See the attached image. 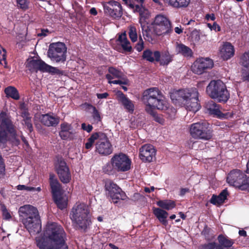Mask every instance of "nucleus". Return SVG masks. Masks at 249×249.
<instances>
[{
  "label": "nucleus",
  "instance_id": "1",
  "mask_svg": "<svg viewBox=\"0 0 249 249\" xmlns=\"http://www.w3.org/2000/svg\"><path fill=\"white\" fill-rule=\"evenodd\" d=\"M66 238L65 232L60 225L48 223L43 236L36 238V246L39 249H68Z\"/></svg>",
  "mask_w": 249,
  "mask_h": 249
},
{
  "label": "nucleus",
  "instance_id": "2",
  "mask_svg": "<svg viewBox=\"0 0 249 249\" xmlns=\"http://www.w3.org/2000/svg\"><path fill=\"white\" fill-rule=\"evenodd\" d=\"M170 97L175 104L184 106L186 109L194 113L200 108L198 92L196 88L174 91L171 93Z\"/></svg>",
  "mask_w": 249,
  "mask_h": 249
},
{
  "label": "nucleus",
  "instance_id": "3",
  "mask_svg": "<svg viewBox=\"0 0 249 249\" xmlns=\"http://www.w3.org/2000/svg\"><path fill=\"white\" fill-rule=\"evenodd\" d=\"M142 101L145 106V110L148 113H153V109H167L173 110L172 115L174 116L176 113L174 108H167V103L164 99L161 92L158 88L153 87L145 90L142 96Z\"/></svg>",
  "mask_w": 249,
  "mask_h": 249
},
{
  "label": "nucleus",
  "instance_id": "4",
  "mask_svg": "<svg viewBox=\"0 0 249 249\" xmlns=\"http://www.w3.org/2000/svg\"><path fill=\"white\" fill-rule=\"evenodd\" d=\"M18 213L22 223L30 234H35L41 231L38 212L36 207L25 205L19 208Z\"/></svg>",
  "mask_w": 249,
  "mask_h": 249
},
{
  "label": "nucleus",
  "instance_id": "5",
  "mask_svg": "<svg viewBox=\"0 0 249 249\" xmlns=\"http://www.w3.org/2000/svg\"><path fill=\"white\" fill-rule=\"evenodd\" d=\"M70 217L73 224L84 231L91 224L89 209L84 203H76L71 211Z\"/></svg>",
  "mask_w": 249,
  "mask_h": 249
},
{
  "label": "nucleus",
  "instance_id": "6",
  "mask_svg": "<svg viewBox=\"0 0 249 249\" xmlns=\"http://www.w3.org/2000/svg\"><path fill=\"white\" fill-rule=\"evenodd\" d=\"M207 94L218 102H226L230 97L225 84L220 80H212L206 88Z\"/></svg>",
  "mask_w": 249,
  "mask_h": 249
},
{
  "label": "nucleus",
  "instance_id": "7",
  "mask_svg": "<svg viewBox=\"0 0 249 249\" xmlns=\"http://www.w3.org/2000/svg\"><path fill=\"white\" fill-rule=\"evenodd\" d=\"M9 135L15 137V129L9 115L1 112L0 113V147L4 146Z\"/></svg>",
  "mask_w": 249,
  "mask_h": 249
},
{
  "label": "nucleus",
  "instance_id": "8",
  "mask_svg": "<svg viewBox=\"0 0 249 249\" xmlns=\"http://www.w3.org/2000/svg\"><path fill=\"white\" fill-rule=\"evenodd\" d=\"M190 136L195 139L209 140L212 137V131L209 124L205 121H200L191 124L189 126Z\"/></svg>",
  "mask_w": 249,
  "mask_h": 249
},
{
  "label": "nucleus",
  "instance_id": "9",
  "mask_svg": "<svg viewBox=\"0 0 249 249\" xmlns=\"http://www.w3.org/2000/svg\"><path fill=\"white\" fill-rule=\"evenodd\" d=\"M67 47L64 43L60 42L50 45L47 52L48 56L56 62H64L66 60Z\"/></svg>",
  "mask_w": 249,
  "mask_h": 249
},
{
  "label": "nucleus",
  "instance_id": "10",
  "mask_svg": "<svg viewBox=\"0 0 249 249\" xmlns=\"http://www.w3.org/2000/svg\"><path fill=\"white\" fill-rule=\"evenodd\" d=\"M105 189L107 195L109 196L114 203L120 200H125L127 198L125 193L111 180H107L105 183Z\"/></svg>",
  "mask_w": 249,
  "mask_h": 249
},
{
  "label": "nucleus",
  "instance_id": "11",
  "mask_svg": "<svg viewBox=\"0 0 249 249\" xmlns=\"http://www.w3.org/2000/svg\"><path fill=\"white\" fill-rule=\"evenodd\" d=\"M154 29L158 36L168 34L171 31L170 22L165 16L157 15L155 18Z\"/></svg>",
  "mask_w": 249,
  "mask_h": 249
},
{
  "label": "nucleus",
  "instance_id": "12",
  "mask_svg": "<svg viewBox=\"0 0 249 249\" xmlns=\"http://www.w3.org/2000/svg\"><path fill=\"white\" fill-rule=\"evenodd\" d=\"M114 170L118 172H125L131 168V161L129 158L124 154L115 155L110 160Z\"/></svg>",
  "mask_w": 249,
  "mask_h": 249
},
{
  "label": "nucleus",
  "instance_id": "13",
  "mask_svg": "<svg viewBox=\"0 0 249 249\" xmlns=\"http://www.w3.org/2000/svg\"><path fill=\"white\" fill-rule=\"evenodd\" d=\"M247 178L246 175L240 170H234L229 174L227 180L230 185L244 190Z\"/></svg>",
  "mask_w": 249,
  "mask_h": 249
},
{
  "label": "nucleus",
  "instance_id": "14",
  "mask_svg": "<svg viewBox=\"0 0 249 249\" xmlns=\"http://www.w3.org/2000/svg\"><path fill=\"white\" fill-rule=\"evenodd\" d=\"M112 151V145L106 135L100 133V137L96 144V151L101 155L107 156L111 154Z\"/></svg>",
  "mask_w": 249,
  "mask_h": 249
},
{
  "label": "nucleus",
  "instance_id": "15",
  "mask_svg": "<svg viewBox=\"0 0 249 249\" xmlns=\"http://www.w3.org/2000/svg\"><path fill=\"white\" fill-rule=\"evenodd\" d=\"M213 62L209 58H200L197 59L192 66V71L197 74H201L209 69L213 67Z\"/></svg>",
  "mask_w": 249,
  "mask_h": 249
},
{
  "label": "nucleus",
  "instance_id": "16",
  "mask_svg": "<svg viewBox=\"0 0 249 249\" xmlns=\"http://www.w3.org/2000/svg\"><path fill=\"white\" fill-rule=\"evenodd\" d=\"M109 73L106 75V78L108 80L109 84H119L125 85L128 84V80L124 78L123 73L113 67L108 69Z\"/></svg>",
  "mask_w": 249,
  "mask_h": 249
},
{
  "label": "nucleus",
  "instance_id": "17",
  "mask_svg": "<svg viewBox=\"0 0 249 249\" xmlns=\"http://www.w3.org/2000/svg\"><path fill=\"white\" fill-rule=\"evenodd\" d=\"M56 170L58 177L63 183H68L71 180V174L69 168L63 160H58L56 165Z\"/></svg>",
  "mask_w": 249,
  "mask_h": 249
},
{
  "label": "nucleus",
  "instance_id": "18",
  "mask_svg": "<svg viewBox=\"0 0 249 249\" xmlns=\"http://www.w3.org/2000/svg\"><path fill=\"white\" fill-rule=\"evenodd\" d=\"M105 12L114 18H120L122 14V9L120 4L116 1H110L104 6Z\"/></svg>",
  "mask_w": 249,
  "mask_h": 249
},
{
  "label": "nucleus",
  "instance_id": "19",
  "mask_svg": "<svg viewBox=\"0 0 249 249\" xmlns=\"http://www.w3.org/2000/svg\"><path fill=\"white\" fill-rule=\"evenodd\" d=\"M205 107L210 114L217 116L220 119H228L232 117V112L223 113L220 110L219 106L213 101L208 102Z\"/></svg>",
  "mask_w": 249,
  "mask_h": 249
},
{
  "label": "nucleus",
  "instance_id": "20",
  "mask_svg": "<svg viewBox=\"0 0 249 249\" xmlns=\"http://www.w3.org/2000/svg\"><path fill=\"white\" fill-rule=\"evenodd\" d=\"M156 155V150L151 144H145L140 149V159L144 162H151Z\"/></svg>",
  "mask_w": 249,
  "mask_h": 249
},
{
  "label": "nucleus",
  "instance_id": "21",
  "mask_svg": "<svg viewBox=\"0 0 249 249\" xmlns=\"http://www.w3.org/2000/svg\"><path fill=\"white\" fill-rule=\"evenodd\" d=\"M26 67L27 69L31 72L37 71H39L44 72L46 63L37 58H29L26 62Z\"/></svg>",
  "mask_w": 249,
  "mask_h": 249
},
{
  "label": "nucleus",
  "instance_id": "22",
  "mask_svg": "<svg viewBox=\"0 0 249 249\" xmlns=\"http://www.w3.org/2000/svg\"><path fill=\"white\" fill-rule=\"evenodd\" d=\"M75 132L71 124L63 122L60 124L59 135L63 140H71L75 137Z\"/></svg>",
  "mask_w": 249,
  "mask_h": 249
},
{
  "label": "nucleus",
  "instance_id": "23",
  "mask_svg": "<svg viewBox=\"0 0 249 249\" xmlns=\"http://www.w3.org/2000/svg\"><path fill=\"white\" fill-rule=\"evenodd\" d=\"M234 48L230 42H226L220 47L219 55L224 60H228L233 56Z\"/></svg>",
  "mask_w": 249,
  "mask_h": 249
},
{
  "label": "nucleus",
  "instance_id": "24",
  "mask_svg": "<svg viewBox=\"0 0 249 249\" xmlns=\"http://www.w3.org/2000/svg\"><path fill=\"white\" fill-rule=\"evenodd\" d=\"M155 55L156 62H159L161 66H167L173 60V55L167 50L162 51L161 53L156 51Z\"/></svg>",
  "mask_w": 249,
  "mask_h": 249
},
{
  "label": "nucleus",
  "instance_id": "25",
  "mask_svg": "<svg viewBox=\"0 0 249 249\" xmlns=\"http://www.w3.org/2000/svg\"><path fill=\"white\" fill-rule=\"evenodd\" d=\"M39 120L43 124L47 126H55L59 122L58 117L49 113L40 115Z\"/></svg>",
  "mask_w": 249,
  "mask_h": 249
},
{
  "label": "nucleus",
  "instance_id": "26",
  "mask_svg": "<svg viewBox=\"0 0 249 249\" xmlns=\"http://www.w3.org/2000/svg\"><path fill=\"white\" fill-rule=\"evenodd\" d=\"M175 51L177 54H179L185 57H191L193 55L192 49L185 45L176 42Z\"/></svg>",
  "mask_w": 249,
  "mask_h": 249
},
{
  "label": "nucleus",
  "instance_id": "27",
  "mask_svg": "<svg viewBox=\"0 0 249 249\" xmlns=\"http://www.w3.org/2000/svg\"><path fill=\"white\" fill-rule=\"evenodd\" d=\"M118 101L122 104L124 108L129 112H132L134 110V105L132 101L127 98L123 93H118Z\"/></svg>",
  "mask_w": 249,
  "mask_h": 249
},
{
  "label": "nucleus",
  "instance_id": "28",
  "mask_svg": "<svg viewBox=\"0 0 249 249\" xmlns=\"http://www.w3.org/2000/svg\"><path fill=\"white\" fill-rule=\"evenodd\" d=\"M50 183L53 197L61 194V185L57 179L54 178L53 174L50 175Z\"/></svg>",
  "mask_w": 249,
  "mask_h": 249
},
{
  "label": "nucleus",
  "instance_id": "29",
  "mask_svg": "<svg viewBox=\"0 0 249 249\" xmlns=\"http://www.w3.org/2000/svg\"><path fill=\"white\" fill-rule=\"evenodd\" d=\"M165 3L178 9H184L187 8L191 0H163Z\"/></svg>",
  "mask_w": 249,
  "mask_h": 249
},
{
  "label": "nucleus",
  "instance_id": "30",
  "mask_svg": "<svg viewBox=\"0 0 249 249\" xmlns=\"http://www.w3.org/2000/svg\"><path fill=\"white\" fill-rule=\"evenodd\" d=\"M153 213L163 225L165 226L167 225L166 218L168 217V213L166 211L160 208H155L153 209Z\"/></svg>",
  "mask_w": 249,
  "mask_h": 249
},
{
  "label": "nucleus",
  "instance_id": "31",
  "mask_svg": "<svg viewBox=\"0 0 249 249\" xmlns=\"http://www.w3.org/2000/svg\"><path fill=\"white\" fill-rule=\"evenodd\" d=\"M118 41L123 49V50L127 52H131L132 48L131 46L130 43L127 38L126 34L125 32L121 34L118 37Z\"/></svg>",
  "mask_w": 249,
  "mask_h": 249
},
{
  "label": "nucleus",
  "instance_id": "32",
  "mask_svg": "<svg viewBox=\"0 0 249 249\" xmlns=\"http://www.w3.org/2000/svg\"><path fill=\"white\" fill-rule=\"evenodd\" d=\"M227 196L228 192L227 190L225 189L218 196L213 195L210 200V202L216 205H221L224 202Z\"/></svg>",
  "mask_w": 249,
  "mask_h": 249
},
{
  "label": "nucleus",
  "instance_id": "33",
  "mask_svg": "<svg viewBox=\"0 0 249 249\" xmlns=\"http://www.w3.org/2000/svg\"><path fill=\"white\" fill-rule=\"evenodd\" d=\"M129 7L131 9H134V11H138L140 12V20L139 22L142 26V23L144 22L145 19L149 17V14L147 10L143 9V11L142 12V9L141 7L138 5H134L133 4H130Z\"/></svg>",
  "mask_w": 249,
  "mask_h": 249
},
{
  "label": "nucleus",
  "instance_id": "34",
  "mask_svg": "<svg viewBox=\"0 0 249 249\" xmlns=\"http://www.w3.org/2000/svg\"><path fill=\"white\" fill-rule=\"evenodd\" d=\"M219 244L223 248H230L232 246L234 243V240L230 239L227 236L220 234L217 237Z\"/></svg>",
  "mask_w": 249,
  "mask_h": 249
},
{
  "label": "nucleus",
  "instance_id": "35",
  "mask_svg": "<svg viewBox=\"0 0 249 249\" xmlns=\"http://www.w3.org/2000/svg\"><path fill=\"white\" fill-rule=\"evenodd\" d=\"M53 200L57 207L62 210L66 208L68 204V198L61 194L53 197Z\"/></svg>",
  "mask_w": 249,
  "mask_h": 249
},
{
  "label": "nucleus",
  "instance_id": "36",
  "mask_svg": "<svg viewBox=\"0 0 249 249\" xmlns=\"http://www.w3.org/2000/svg\"><path fill=\"white\" fill-rule=\"evenodd\" d=\"M157 204L162 209L166 210H172L176 206L175 202L169 199L160 200L157 202Z\"/></svg>",
  "mask_w": 249,
  "mask_h": 249
},
{
  "label": "nucleus",
  "instance_id": "37",
  "mask_svg": "<svg viewBox=\"0 0 249 249\" xmlns=\"http://www.w3.org/2000/svg\"><path fill=\"white\" fill-rule=\"evenodd\" d=\"M4 91L8 97H11L15 100H18L19 98L18 91L13 87L10 86L6 88Z\"/></svg>",
  "mask_w": 249,
  "mask_h": 249
},
{
  "label": "nucleus",
  "instance_id": "38",
  "mask_svg": "<svg viewBox=\"0 0 249 249\" xmlns=\"http://www.w3.org/2000/svg\"><path fill=\"white\" fill-rule=\"evenodd\" d=\"M156 51L152 52L149 49L145 50L142 54V57L144 59L150 62H156V58L155 55Z\"/></svg>",
  "mask_w": 249,
  "mask_h": 249
},
{
  "label": "nucleus",
  "instance_id": "39",
  "mask_svg": "<svg viewBox=\"0 0 249 249\" xmlns=\"http://www.w3.org/2000/svg\"><path fill=\"white\" fill-rule=\"evenodd\" d=\"M100 137V133H95L93 134L88 140L87 142L85 144V147L87 149H90L93 143L96 140H98Z\"/></svg>",
  "mask_w": 249,
  "mask_h": 249
},
{
  "label": "nucleus",
  "instance_id": "40",
  "mask_svg": "<svg viewBox=\"0 0 249 249\" xmlns=\"http://www.w3.org/2000/svg\"><path fill=\"white\" fill-rule=\"evenodd\" d=\"M89 108L92 109V123H98L101 121V117L96 107L92 105H89Z\"/></svg>",
  "mask_w": 249,
  "mask_h": 249
},
{
  "label": "nucleus",
  "instance_id": "41",
  "mask_svg": "<svg viewBox=\"0 0 249 249\" xmlns=\"http://www.w3.org/2000/svg\"><path fill=\"white\" fill-rule=\"evenodd\" d=\"M128 35L130 39L133 42H136L138 39V34L136 28L133 25L128 27Z\"/></svg>",
  "mask_w": 249,
  "mask_h": 249
},
{
  "label": "nucleus",
  "instance_id": "42",
  "mask_svg": "<svg viewBox=\"0 0 249 249\" xmlns=\"http://www.w3.org/2000/svg\"><path fill=\"white\" fill-rule=\"evenodd\" d=\"M0 64L4 68L7 67L6 50L0 45Z\"/></svg>",
  "mask_w": 249,
  "mask_h": 249
},
{
  "label": "nucleus",
  "instance_id": "43",
  "mask_svg": "<svg viewBox=\"0 0 249 249\" xmlns=\"http://www.w3.org/2000/svg\"><path fill=\"white\" fill-rule=\"evenodd\" d=\"M201 32L196 29L194 30L191 33L190 37L194 43H198L200 40Z\"/></svg>",
  "mask_w": 249,
  "mask_h": 249
},
{
  "label": "nucleus",
  "instance_id": "44",
  "mask_svg": "<svg viewBox=\"0 0 249 249\" xmlns=\"http://www.w3.org/2000/svg\"><path fill=\"white\" fill-rule=\"evenodd\" d=\"M0 210L3 219L10 220L12 218V213L7 210L5 205H0Z\"/></svg>",
  "mask_w": 249,
  "mask_h": 249
},
{
  "label": "nucleus",
  "instance_id": "45",
  "mask_svg": "<svg viewBox=\"0 0 249 249\" xmlns=\"http://www.w3.org/2000/svg\"><path fill=\"white\" fill-rule=\"evenodd\" d=\"M240 63L242 66L245 68L249 66V51L245 52L240 58Z\"/></svg>",
  "mask_w": 249,
  "mask_h": 249
},
{
  "label": "nucleus",
  "instance_id": "46",
  "mask_svg": "<svg viewBox=\"0 0 249 249\" xmlns=\"http://www.w3.org/2000/svg\"><path fill=\"white\" fill-rule=\"evenodd\" d=\"M17 6L22 10H26L29 8V2L27 0H16Z\"/></svg>",
  "mask_w": 249,
  "mask_h": 249
},
{
  "label": "nucleus",
  "instance_id": "47",
  "mask_svg": "<svg viewBox=\"0 0 249 249\" xmlns=\"http://www.w3.org/2000/svg\"><path fill=\"white\" fill-rule=\"evenodd\" d=\"M44 72H49L53 74H61L62 71L56 68L53 67L46 64Z\"/></svg>",
  "mask_w": 249,
  "mask_h": 249
},
{
  "label": "nucleus",
  "instance_id": "48",
  "mask_svg": "<svg viewBox=\"0 0 249 249\" xmlns=\"http://www.w3.org/2000/svg\"><path fill=\"white\" fill-rule=\"evenodd\" d=\"M149 114L153 117L154 120L157 122H158L160 124H163L164 123V120L163 118L161 115L157 114L156 113L155 109H153V113Z\"/></svg>",
  "mask_w": 249,
  "mask_h": 249
},
{
  "label": "nucleus",
  "instance_id": "49",
  "mask_svg": "<svg viewBox=\"0 0 249 249\" xmlns=\"http://www.w3.org/2000/svg\"><path fill=\"white\" fill-rule=\"evenodd\" d=\"M135 48L136 50L139 52H141L143 50L144 48V42L141 36H140L139 41L136 45Z\"/></svg>",
  "mask_w": 249,
  "mask_h": 249
},
{
  "label": "nucleus",
  "instance_id": "50",
  "mask_svg": "<svg viewBox=\"0 0 249 249\" xmlns=\"http://www.w3.org/2000/svg\"><path fill=\"white\" fill-rule=\"evenodd\" d=\"M104 172L109 174L112 173L113 170H114V167L112 166V164L110 162V163H107L103 168Z\"/></svg>",
  "mask_w": 249,
  "mask_h": 249
},
{
  "label": "nucleus",
  "instance_id": "51",
  "mask_svg": "<svg viewBox=\"0 0 249 249\" xmlns=\"http://www.w3.org/2000/svg\"><path fill=\"white\" fill-rule=\"evenodd\" d=\"M24 122L25 126L31 132L33 131V125L31 121V118L23 120Z\"/></svg>",
  "mask_w": 249,
  "mask_h": 249
},
{
  "label": "nucleus",
  "instance_id": "52",
  "mask_svg": "<svg viewBox=\"0 0 249 249\" xmlns=\"http://www.w3.org/2000/svg\"><path fill=\"white\" fill-rule=\"evenodd\" d=\"M17 188L18 190H25L29 192L34 190L33 187H28L24 185H18L17 186Z\"/></svg>",
  "mask_w": 249,
  "mask_h": 249
},
{
  "label": "nucleus",
  "instance_id": "53",
  "mask_svg": "<svg viewBox=\"0 0 249 249\" xmlns=\"http://www.w3.org/2000/svg\"><path fill=\"white\" fill-rule=\"evenodd\" d=\"M207 26L211 29V30L220 31L221 29L220 27L216 22H214L213 25H211L210 23H208Z\"/></svg>",
  "mask_w": 249,
  "mask_h": 249
},
{
  "label": "nucleus",
  "instance_id": "54",
  "mask_svg": "<svg viewBox=\"0 0 249 249\" xmlns=\"http://www.w3.org/2000/svg\"><path fill=\"white\" fill-rule=\"evenodd\" d=\"M5 171V166L3 163V159L0 155V176H3Z\"/></svg>",
  "mask_w": 249,
  "mask_h": 249
},
{
  "label": "nucleus",
  "instance_id": "55",
  "mask_svg": "<svg viewBox=\"0 0 249 249\" xmlns=\"http://www.w3.org/2000/svg\"><path fill=\"white\" fill-rule=\"evenodd\" d=\"M82 128L88 132H90L92 129V126L90 124H87L85 123H83L81 125Z\"/></svg>",
  "mask_w": 249,
  "mask_h": 249
},
{
  "label": "nucleus",
  "instance_id": "56",
  "mask_svg": "<svg viewBox=\"0 0 249 249\" xmlns=\"http://www.w3.org/2000/svg\"><path fill=\"white\" fill-rule=\"evenodd\" d=\"M205 18H206V19L207 20H211L213 21L215 19V16H214V15L213 14H207L206 15V17Z\"/></svg>",
  "mask_w": 249,
  "mask_h": 249
},
{
  "label": "nucleus",
  "instance_id": "57",
  "mask_svg": "<svg viewBox=\"0 0 249 249\" xmlns=\"http://www.w3.org/2000/svg\"><path fill=\"white\" fill-rule=\"evenodd\" d=\"M108 95V94L107 92H105L103 93H98L97 94V96L99 99H104L106 98Z\"/></svg>",
  "mask_w": 249,
  "mask_h": 249
},
{
  "label": "nucleus",
  "instance_id": "58",
  "mask_svg": "<svg viewBox=\"0 0 249 249\" xmlns=\"http://www.w3.org/2000/svg\"><path fill=\"white\" fill-rule=\"evenodd\" d=\"M21 116L23 118V120L31 118L28 112L26 111L22 112Z\"/></svg>",
  "mask_w": 249,
  "mask_h": 249
},
{
  "label": "nucleus",
  "instance_id": "59",
  "mask_svg": "<svg viewBox=\"0 0 249 249\" xmlns=\"http://www.w3.org/2000/svg\"><path fill=\"white\" fill-rule=\"evenodd\" d=\"M189 191V190L188 188H181L180 191L179 195L181 196H183Z\"/></svg>",
  "mask_w": 249,
  "mask_h": 249
},
{
  "label": "nucleus",
  "instance_id": "60",
  "mask_svg": "<svg viewBox=\"0 0 249 249\" xmlns=\"http://www.w3.org/2000/svg\"><path fill=\"white\" fill-rule=\"evenodd\" d=\"M244 184L246 187H245L244 190H247L249 192V176L247 178Z\"/></svg>",
  "mask_w": 249,
  "mask_h": 249
},
{
  "label": "nucleus",
  "instance_id": "61",
  "mask_svg": "<svg viewBox=\"0 0 249 249\" xmlns=\"http://www.w3.org/2000/svg\"><path fill=\"white\" fill-rule=\"evenodd\" d=\"M175 32L178 34H181L182 32V29L181 28V27L180 26L179 27H175Z\"/></svg>",
  "mask_w": 249,
  "mask_h": 249
},
{
  "label": "nucleus",
  "instance_id": "62",
  "mask_svg": "<svg viewBox=\"0 0 249 249\" xmlns=\"http://www.w3.org/2000/svg\"><path fill=\"white\" fill-rule=\"evenodd\" d=\"M238 233L240 236L246 237L247 236V232L244 230H239Z\"/></svg>",
  "mask_w": 249,
  "mask_h": 249
},
{
  "label": "nucleus",
  "instance_id": "63",
  "mask_svg": "<svg viewBox=\"0 0 249 249\" xmlns=\"http://www.w3.org/2000/svg\"><path fill=\"white\" fill-rule=\"evenodd\" d=\"M89 12L91 15H94V16L96 15L97 14L96 8H93V7L90 9Z\"/></svg>",
  "mask_w": 249,
  "mask_h": 249
},
{
  "label": "nucleus",
  "instance_id": "64",
  "mask_svg": "<svg viewBox=\"0 0 249 249\" xmlns=\"http://www.w3.org/2000/svg\"><path fill=\"white\" fill-rule=\"evenodd\" d=\"M48 31L47 30H42L41 33H39L38 36H47V33H48Z\"/></svg>",
  "mask_w": 249,
  "mask_h": 249
}]
</instances>
